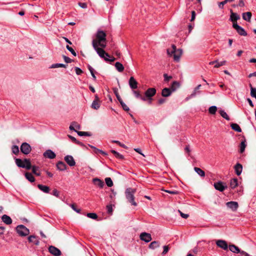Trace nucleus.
Masks as SVG:
<instances>
[{"instance_id":"24","label":"nucleus","mask_w":256,"mask_h":256,"mask_svg":"<svg viewBox=\"0 0 256 256\" xmlns=\"http://www.w3.org/2000/svg\"><path fill=\"white\" fill-rule=\"evenodd\" d=\"M234 168L236 174L238 176H240L241 174V173L242 172V165L239 163H237L235 165Z\"/></svg>"},{"instance_id":"51","label":"nucleus","mask_w":256,"mask_h":256,"mask_svg":"<svg viewBox=\"0 0 256 256\" xmlns=\"http://www.w3.org/2000/svg\"><path fill=\"white\" fill-rule=\"evenodd\" d=\"M70 207L72 208L76 212H78V213H80V209L76 208V206L75 204H70Z\"/></svg>"},{"instance_id":"27","label":"nucleus","mask_w":256,"mask_h":256,"mask_svg":"<svg viewBox=\"0 0 256 256\" xmlns=\"http://www.w3.org/2000/svg\"><path fill=\"white\" fill-rule=\"evenodd\" d=\"M24 176L26 180H28L30 182H33L35 181L34 177L31 173L29 172H25Z\"/></svg>"},{"instance_id":"25","label":"nucleus","mask_w":256,"mask_h":256,"mask_svg":"<svg viewBox=\"0 0 256 256\" xmlns=\"http://www.w3.org/2000/svg\"><path fill=\"white\" fill-rule=\"evenodd\" d=\"M92 181L95 185L99 186L100 188H102L104 186V182L100 180V178H94L92 180Z\"/></svg>"},{"instance_id":"59","label":"nucleus","mask_w":256,"mask_h":256,"mask_svg":"<svg viewBox=\"0 0 256 256\" xmlns=\"http://www.w3.org/2000/svg\"><path fill=\"white\" fill-rule=\"evenodd\" d=\"M178 212L180 213L181 216L184 218H187L189 216L188 214H184L180 210H178Z\"/></svg>"},{"instance_id":"33","label":"nucleus","mask_w":256,"mask_h":256,"mask_svg":"<svg viewBox=\"0 0 256 256\" xmlns=\"http://www.w3.org/2000/svg\"><path fill=\"white\" fill-rule=\"evenodd\" d=\"M194 171L200 176L204 177L205 176L204 172L202 170L201 168L197 167H195L194 168Z\"/></svg>"},{"instance_id":"55","label":"nucleus","mask_w":256,"mask_h":256,"mask_svg":"<svg viewBox=\"0 0 256 256\" xmlns=\"http://www.w3.org/2000/svg\"><path fill=\"white\" fill-rule=\"evenodd\" d=\"M74 70L76 71V73L78 75H80L83 72L82 70L80 68H79L78 67H76Z\"/></svg>"},{"instance_id":"52","label":"nucleus","mask_w":256,"mask_h":256,"mask_svg":"<svg viewBox=\"0 0 256 256\" xmlns=\"http://www.w3.org/2000/svg\"><path fill=\"white\" fill-rule=\"evenodd\" d=\"M120 104L122 106V108L126 112H128L130 110L129 108L126 104L124 102H120Z\"/></svg>"},{"instance_id":"2","label":"nucleus","mask_w":256,"mask_h":256,"mask_svg":"<svg viewBox=\"0 0 256 256\" xmlns=\"http://www.w3.org/2000/svg\"><path fill=\"white\" fill-rule=\"evenodd\" d=\"M167 53L168 55L173 56L174 59L175 61L178 62L182 54V51L181 49H176V46L172 44V48H168L167 50Z\"/></svg>"},{"instance_id":"21","label":"nucleus","mask_w":256,"mask_h":256,"mask_svg":"<svg viewBox=\"0 0 256 256\" xmlns=\"http://www.w3.org/2000/svg\"><path fill=\"white\" fill-rule=\"evenodd\" d=\"M172 94V91L169 88H165L162 91V96L163 97H168Z\"/></svg>"},{"instance_id":"45","label":"nucleus","mask_w":256,"mask_h":256,"mask_svg":"<svg viewBox=\"0 0 256 256\" xmlns=\"http://www.w3.org/2000/svg\"><path fill=\"white\" fill-rule=\"evenodd\" d=\"M217 110L216 106H211L208 109V112L210 114H216Z\"/></svg>"},{"instance_id":"16","label":"nucleus","mask_w":256,"mask_h":256,"mask_svg":"<svg viewBox=\"0 0 256 256\" xmlns=\"http://www.w3.org/2000/svg\"><path fill=\"white\" fill-rule=\"evenodd\" d=\"M43 156L46 158L50 159H54L56 157L55 153L51 150H46L43 154Z\"/></svg>"},{"instance_id":"13","label":"nucleus","mask_w":256,"mask_h":256,"mask_svg":"<svg viewBox=\"0 0 256 256\" xmlns=\"http://www.w3.org/2000/svg\"><path fill=\"white\" fill-rule=\"evenodd\" d=\"M226 204L227 207L231 209L233 212L236 211L238 208V204L236 202H227Z\"/></svg>"},{"instance_id":"29","label":"nucleus","mask_w":256,"mask_h":256,"mask_svg":"<svg viewBox=\"0 0 256 256\" xmlns=\"http://www.w3.org/2000/svg\"><path fill=\"white\" fill-rule=\"evenodd\" d=\"M180 86V84L177 81H174L169 88L170 89V90H172V92H175L179 88Z\"/></svg>"},{"instance_id":"58","label":"nucleus","mask_w":256,"mask_h":256,"mask_svg":"<svg viewBox=\"0 0 256 256\" xmlns=\"http://www.w3.org/2000/svg\"><path fill=\"white\" fill-rule=\"evenodd\" d=\"M112 142L114 143H116V144H118L120 146H121L122 148H126V146L124 144H122L120 142H119L118 140H112Z\"/></svg>"},{"instance_id":"39","label":"nucleus","mask_w":256,"mask_h":256,"mask_svg":"<svg viewBox=\"0 0 256 256\" xmlns=\"http://www.w3.org/2000/svg\"><path fill=\"white\" fill-rule=\"evenodd\" d=\"M89 146L90 148H92V149H94V152L96 153V154L97 153H100L101 154H102L103 155H104V156L107 154L106 152H104V151H102V150H99V149L96 148V147H94V146H92V145L89 144Z\"/></svg>"},{"instance_id":"9","label":"nucleus","mask_w":256,"mask_h":256,"mask_svg":"<svg viewBox=\"0 0 256 256\" xmlns=\"http://www.w3.org/2000/svg\"><path fill=\"white\" fill-rule=\"evenodd\" d=\"M232 26L240 35L242 36H247V32H246L244 28L238 25L237 22H234Z\"/></svg>"},{"instance_id":"43","label":"nucleus","mask_w":256,"mask_h":256,"mask_svg":"<svg viewBox=\"0 0 256 256\" xmlns=\"http://www.w3.org/2000/svg\"><path fill=\"white\" fill-rule=\"evenodd\" d=\"M12 150L13 154H18L19 153L20 150L19 148L17 146H13L12 147Z\"/></svg>"},{"instance_id":"4","label":"nucleus","mask_w":256,"mask_h":256,"mask_svg":"<svg viewBox=\"0 0 256 256\" xmlns=\"http://www.w3.org/2000/svg\"><path fill=\"white\" fill-rule=\"evenodd\" d=\"M136 192V190L132 188H128L126 190L125 194L126 199L134 206H136L137 204L134 201V194Z\"/></svg>"},{"instance_id":"32","label":"nucleus","mask_w":256,"mask_h":256,"mask_svg":"<svg viewBox=\"0 0 256 256\" xmlns=\"http://www.w3.org/2000/svg\"><path fill=\"white\" fill-rule=\"evenodd\" d=\"M133 93L134 94L135 96L138 98H140L141 100L143 101H146V99L145 97L142 96L140 94V92L136 90H134Z\"/></svg>"},{"instance_id":"12","label":"nucleus","mask_w":256,"mask_h":256,"mask_svg":"<svg viewBox=\"0 0 256 256\" xmlns=\"http://www.w3.org/2000/svg\"><path fill=\"white\" fill-rule=\"evenodd\" d=\"M140 237L141 240L146 242H148L152 240L151 234L145 232L140 234Z\"/></svg>"},{"instance_id":"53","label":"nucleus","mask_w":256,"mask_h":256,"mask_svg":"<svg viewBox=\"0 0 256 256\" xmlns=\"http://www.w3.org/2000/svg\"><path fill=\"white\" fill-rule=\"evenodd\" d=\"M164 81L167 82H168L170 80H171L172 78V76H169L166 74H164Z\"/></svg>"},{"instance_id":"40","label":"nucleus","mask_w":256,"mask_h":256,"mask_svg":"<svg viewBox=\"0 0 256 256\" xmlns=\"http://www.w3.org/2000/svg\"><path fill=\"white\" fill-rule=\"evenodd\" d=\"M89 146L90 148H92V149H94V152L96 153V154L97 153H100L101 154H102L103 155H104V156L107 154L106 152H104V151H102V150H99V149L96 148V147H94V146H92V145L89 144Z\"/></svg>"},{"instance_id":"44","label":"nucleus","mask_w":256,"mask_h":256,"mask_svg":"<svg viewBox=\"0 0 256 256\" xmlns=\"http://www.w3.org/2000/svg\"><path fill=\"white\" fill-rule=\"evenodd\" d=\"M105 182L108 187H112L113 186V182L110 178H105Z\"/></svg>"},{"instance_id":"48","label":"nucleus","mask_w":256,"mask_h":256,"mask_svg":"<svg viewBox=\"0 0 256 256\" xmlns=\"http://www.w3.org/2000/svg\"><path fill=\"white\" fill-rule=\"evenodd\" d=\"M86 216L94 220H96L98 218V216L96 213H88Z\"/></svg>"},{"instance_id":"7","label":"nucleus","mask_w":256,"mask_h":256,"mask_svg":"<svg viewBox=\"0 0 256 256\" xmlns=\"http://www.w3.org/2000/svg\"><path fill=\"white\" fill-rule=\"evenodd\" d=\"M96 51L99 56L102 58H106V57H110L109 54L105 52L104 50V48H102L100 46H97L96 48H93Z\"/></svg>"},{"instance_id":"30","label":"nucleus","mask_w":256,"mask_h":256,"mask_svg":"<svg viewBox=\"0 0 256 256\" xmlns=\"http://www.w3.org/2000/svg\"><path fill=\"white\" fill-rule=\"evenodd\" d=\"M252 17L250 12H246L242 14V18L244 20L250 22Z\"/></svg>"},{"instance_id":"5","label":"nucleus","mask_w":256,"mask_h":256,"mask_svg":"<svg viewBox=\"0 0 256 256\" xmlns=\"http://www.w3.org/2000/svg\"><path fill=\"white\" fill-rule=\"evenodd\" d=\"M156 89L154 88H148L144 92V96L146 100H148L149 104H150L152 100V97L156 94Z\"/></svg>"},{"instance_id":"64","label":"nucleus","mask_w":256,"mask_h":256,"mask_svg":"<svg viewBox=\"0 0 256 256\" xmlns=\"http://www.w3.org/2000/svg\"><path fill=\"white\" fill-rule=\"evenodd\" d=\"M78 5L83 8H87V4L84 2H79Z\"/></svg>"},{"instance_id":"28","label":"nucleus","mask_w":256,"mask_h":256,"mask_svg":"<svg viewBox=\"0 0 256 256\" xmlns=\"http://www.w3.org/2000/svg\"><path fill=\"white\" fill-rule=\"evenodd\" d=\"M229 249L232 252L236 254L240 253V249L234 244H230Z\"/></svg>"},{"instance_id":"19","label":"nucleus","mask_w":256,"mask_h":256,"mask_svg":"<svg viewBox=\"0 0 256 256\" xmlns=\"http://www.w3.org/2000/svg\"><path fill=\"white\" fill-rule=\"evenodd\" d=\"M129 85L132 89H136L138 88V82L133 76H131L129 80Z\"/></svg>"},{"instance_id":"31","label":"nucleus","mask_w":256,"mask_h":256,"mask_svg":"<svg viewBox=\"0 0 256 256\" xmlns=\"http://www.w3.org/2000/svg\"><path fill=\"white\" fill-rule=\"evenodd\" d=\"M31 168L32 169V172L35 175L37 176H40V172H39V168L38 166H32Z\"/></svg>"},{"instance_id":"38","label":"nucleus","mask_w":256,"mask_h":256,"mask_svg":"<svg viewBox=\"0 0 256 256\" xmlns=\"http://www.w3.org/2000/svg\"><path fill=\"white\" fill-rule=\"evenodd\" d=\"M201 86V84H198L196 88L194 90V92H192V93L190 95V98H193L194 96H196V94L197 93H200V91H198V90L200 88Z\"/></svg>"},{"instance_id":"8","label":"nucleus","mask_w":256,"mask_h":256,"mask_svg":"<svg viewBox=\"0 0 256 256\" xmlns=\"http://www.w3.org/2000/svg\"><path fill=\"white\" fill-rule=\"evenodd\" d=\"M21 152L24 154H28L32 150L30 146L27 142H23L20 148Z\"/></svg>"},{"instance_id":"54","label":"nucleus","mask_w":256,"mask_h":256,"mask_svg":"<svg viewBox=\"0 0 256 256\" xmlns=\"http://www.w3.org/2000/svg\"><path fill=\"white\" fill-rule=\"evenodd\" d=\"M63 58L64 59V62L66 63H70L72 61V60H71L70 58H68L66 56H63Z\"/></svg>"},{"instance_id":"62","label":"nucleus","mask_w":256,"mask_h":256,"mask_svg":"<svg viewBox=\"0 0 256 256\" xmlns=\"http://www.w3.org/2000/svg\"><path fill=\"white\" fill-rule=\"evenodd\" d=\"M116 158H118V159H120V160H122L124 159V156L121 154H120L119 152H117V154L114 156Z\"/></svg>"},{"instance_id":"61","label":"nucleus","mask_w":256,"mask_h":256,"mask_svg":"<svg viewBox=\"0 0 256 256\" xmlns=\"http://www.w3.org/2000/svg\"><path fill=\"white\" fill-rule=\"evenodd\" d=\"M106 209L108 214H111L112 211V205H108L106 206Z\"/></svg>"},{"instance_id":"60","label":"nucleus","mask_w":256,"mask_h":256,"mask_svg":"<svg viewBox=\"0 0 256 256\" xmlns=\"http://www.w3.org/2000/svg\"><path fill=\"white\" fill-rule=\"evenodd\" d=\"M52 194L57 198L59 197V192L56 189H54L52 191Z\"/></svg>"},{"instance_id":"49","label":"nucleus","mask_w":256,"mask_h":256,"mask_svg":"<svg viewBox=\"0 0 256 256\" xmlns=\"http://www.w3.org/2000/svg\"><path fill=\"white\" fill-rule=\"evenodd\" d=\"M226 64V60H223V61H222V62H218L217 61V62L216 63V64L214 65V67L216 68H218L222 66H224V65H225Z\"/></svg>"},{"instance_id":"26","label":"nucleus","mask_w":256,"mask_h":256,"mask_svg":"<svg viewBox=\"0 0 256 256\" xmlns=\"http://www.w3.org/2000/svg\"><path fill=\"white\" fill-rule=\"evenodd\" d=\"M38 188L40 190L46 194L49 193L50 190V188L48 186L42 185L41 184H38Z\"/></svg>"},{"instance_id":"15","label":"nucleus","mask_w":256,"mask_h":256,"mask_svg":"<svg viewBox=\"0 0 256 256\" xmlns=\"http://www.w3.org/2000/svg\"><path fill=\"white\" fill-rule=\"evenodd\" d=\"M100 101L97 94L95 96V98L92 104V108L94 110H98L100 107Z\"/></svg>"},{"instance_id":"50","label":"nucleus","mask_w":256,"mask_h":256,"mask_svg":"<svg viewBox=\"0 0 256 256\" xmlns=\"http://www.w3.org/2000/svg\"><path fill=\"white\" fill-rule=\"evenodd\" d=\"M66 48H67V50L68 51H70L72 53V54L73 56H76V52H75V51L74 50V49L70 47L68 45H67L66 46Z\"/></svg>"},{"instance_id":"47","label":"nucleus","mask_w":256,"mask_h":256,"mask_svg":"<svg viewBox=\"0 0 256 256\" xmlns=\"http://www.w3.org/2000/svg\"><path fill=\"white\" fill-rule=\"evenodd\" d=\"M77 134L80 136H90L91 134L88 132H81V131H78L76 132Z\"/></svg>"},{"instance_id":"37","label":"nucleus","mask_w":256,"mask_h":256,"mask_svg":"<svg viewBox=\"0 0 256 256\" xmlns=\"http://www.w3.org/2000/svg\"><path fill=\"white\" fill-rule=\"evenodd\" d=\"M231 128L232 130H235L237 132H242L241 128H240L239 125L238 124H231Z\"/></svg>"},{"instance_id":"36","label":"nucleus","mask_w":256,"mask_h":256,"mask_svg":"<svg viewBox=\"0 0 256 256\" xmlns=\"http://www.w3.org/2000/svg\"><path fill=\"white\" fill-rule=\"evenodd\" d=\"M160 246V243L158 241H154L152 242L149 245V248L150 249H154Z\"/></svg>"},{"instance_id":"42","label":"nucleus","mask_w":256,"mask_h":256,"mask_svg":"<svg viewBox=\"0 0 256 256\" xmlns=\"http://www.w3.org/2000/svg\"><path fill=\"white\" fill-rule=\"evenodd\" d=\"M246 147V140L242 141L240 144V152L242 153L244 150L245 148Z\"/></svg>"},{"instance_id":"41","label":"nucleus","mask_w":256,"mask_h":256,"mask_svg":"<svg viewBox=\"0 0 256 256\" xmlns=\"http://www.w3.org/2000/svg\"><path fill=\"white\" fill-rule=\"evenodd\" d=\"M219 113L220 114V116L226 120H230L227 114L224 110H220L219 111Z\"/></svg>"},{"instance_id":"56","label":"nucleus","mask_w":256,"mask_h":256,"mask_svg":"<svg viewBox=\"0 0 256 256\" xmlns=\"http://www.w3.org/2000/svg\"><path fill=\"white\" fill-rule=\"evenodd\" d=\"M169 250V247L168 246H164V250L162 252V254L164 255L166 254Z\"/></svg>"},{"instance_id":"11","label":"nucleus","mask_w":256,"mask_h":256,"mask_svg":"<svg viewBox=\"0 0 256 256\" xmlns=\"http://www.w3.org/2000/svg\"><path fill=\"white\" fill-rule=\"evenodd\" d=\"M214 186L216 190L221 192H223L227 188V186L220 181L214 182Z\"/></svg>"},{"instance_id":"23","label":"nucleus","mask_w":256,"mask_h":256,"mask_svg":"<svg viewBox=\"0 0 256 256\" xmlns=\"http://www.w3.org/2000/svg\"><path fill=\"white\" fill-rule=\"evenodd\" d=\"M231 14L230 16V20L234 22H236V20L240 18V16L237 14L232 12V10H230Z\"/></svg>"},{"instance_id":"17","label":"nucleus","mask_w":256,"mask_h":256,"mask_svg":"<svg viewBox=\"0 0 256 256\" xmlns=\"http://www.w3.org/2000/svg\"><path fill=\"white\" fill-rule=\"evenodd\" d=\"M216 244L218 246L224 250H226L228 248V245L224 240H218L216 242Z\"/></svg>"},{"instance_id":"14","label":"nucleus","mask_w":256,"mask_h":256,"mask_svg":"<svg viewBox=\"0 0 256 256\" xmlns=\"http://www.w3.org/2000/svg\"><path fill=\"white\" fill-rule=\"evenodd\" d=\"M66 162L70 166H73L76 165V162L74 158L70 155H67L64 156V158Z\"/></svg>"},{"instance_id":"22","label":"nucleus","mask_w":256,"mask_h":256,"mask_svg":"<svg viewBox=\"0 0 256 256\" xmlns=\"http://www.w3.org/2000/svg\"><path fill=\"white\" fill-rule=\"evenodd\" d=\"M56 168L58 170L64 171L66 169L67 166L63 162L59 161L56 164Z\"/></svg>"},{"instance_id":"1","label":"nucleus","mask_w":256,"mask_h":256,"mask_svg":"<svg viewBox=\"0 0 256 256\" xmlns=\"http://www.w3.org/2000/svg\"><path fill=\"white\" fill-rule=\"evenodd\" d=\"M106 32L100 30H98L95 34L94 38L92 40L93 48L100 46L105 48L106 46Z\"/></svg>"},{"instance_id":"3","label":"nucleus","mask_w":256,"mask_h":256,"mask_svg":"<svg viewBox=\"0 0 256 256\" xmlns=\"http://www.w3.org/2000/svg\"><path fill=\"white\" fill-rule=\"evenodd\" d=\"M14 160L16 164L19 168H24L28 170L31 168L32 165L30 159L24 158L22 160L20 158H15Z\"/></svg>"},{"instance_id":"57","label":"nucleus","mask_w":256,"mask_h":256,"mask_svg":"<svg viewBox=\"0 0 256 256\" xmlns=\"http://www.w3.org/2000/svg\"><path fill=\"white\" fill-rule=\"evenodd\" d=\"M116 60V58L114 57H106L104 58V60L106 62H113Z\"/></svg>"},{"instance_id":"10","label":"nucleus","mask_w":256,"mask_h":256,"mask_svg":"<svg viewBox=\"0 0 256 256\" xmlns=\"http://www.w3.org/2000/svg\"><path fill=\"white\" fill-rule=\"evenodd\" d=\"M49 252L54 256H60L62 255L61 251L54 246H50L48 247Z\"/></svg>"},{"instance_id":"46","label":"nucleus","mask_w":256,"mask_h":256,"mask_svg":"<svg viewBox=\"0 0 256 256\" xmlns=\"http://www.w3.org/2000/svg\"><path fill=\"white\" fill-rule=\"evenodd\" d=\"M66 68V66L62 64H54L51 66L50 68Z\"/></svg>"},{"instance_id":"6","label":"nucleus","mask_w":256,"mask_h":256,"mask_svg":"<svg viewBox=\"0 0 256 256\" xmlns=\"http://www.w3.org/2000/svg\"><path fill=\"white\" fill-rule=\"evenodd\" d=\"M16 231L21 236H26L30 233L29 230L22 224L16 227Z\"/></svg>"},{"instance_id":"35","label":"nucleus","mask_w":256,"mask_h":256,"mask_svg":"<svg viewBox=\"0 0 256 256\" xmlns=\"http://www.w3.org/2000/svg\"><path fill=\"white\" fill-rule=\"evenodd\" d=\"M238 179L237 178H232L230 180V186L232 188L234 189L236 188L238 186Z\"/></svg>"},{"instance_id":"18","label":"nucleus","mask_w":256,"mask_h":256,"mask_svg":"<svg viewBox=\"0 0 256 256\" xmlns=\"http://www.w3.org/2000/svg\"><path fill=\"white\" fill-rule=\"evenodd\" d=\"M28 240L29 242L33 243L36 246H38L39 244V239L38 237L36 236L31 235L28 237Z\"/></svg>"},{"instance_id":"63","label":"nucleus","mask_w":256,"mask_h":256,"mask_svg":"<svg viewBox=\"0 0 256 256\" xmlns=\"http://www.w3.org/2000/svg\"><path fill=\"white\" fill-rule=\"evenodd\" d=\"M196 14L195 11L193 10L192 12V17L190 19V21H194L196 18Z\"/></svg>"},{"instance_id":"20","label":"nucleus","mask_w":256,"mask_h":256,"mask_svg":"<svg viewBox=\"0 0 256 256\" xmlns=\"http://www.w3.org/2000/svg\"><path fill=\"white\" fill-rule=\"evenodd\" d=\"M2 220L4 224L8 225L12 224V218L6 214H4L2 216Z\"/></svg>"},{"instance_id":"34","label":"nucleus","mask_w":256,"mask_h":256,"mask_svg":"<svg viewBox=\"0 0 256 256\" xmlns=\"http://www.w3.org/2000/svg\"><path fill=\"white\" fill-rule=\"evenodd\" d=\"M115 67L116 69L119 72H122L124 70V66L120 62H116L115 64Z\"/></svg>"}]
</instances>
